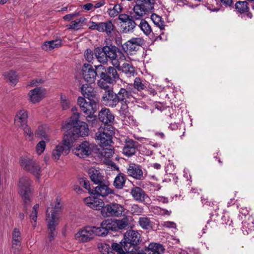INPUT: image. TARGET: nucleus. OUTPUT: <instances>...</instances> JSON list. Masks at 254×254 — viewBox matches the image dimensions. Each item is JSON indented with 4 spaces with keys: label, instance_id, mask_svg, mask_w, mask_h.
Segmentation results:
<instances>
[{
    "label": "nucleus",
    "instance_id": "obj_34",
    "mask_svg": "<svg viewBox=\"0 0 254 254\" xmlns=\"http://www.w3.org/2000/svg\"><path fill=\"white\" fill-rule=\"evenodd\" d=\"M114 26L111 21L99 22L98 31L105 32L107 35H110L114 29Z\"/></svg>",
    "mask_w": 254,
    "mask_h": 254
},
{
    "label": "nucleus",
    "instance_id": "obj_63",
    "mask_svg": "<svg viewBox=\"0 0 254 254\" xmlns=\"http://www.w3.org/2000/svg\"><path fill=\"white\" fill-rule=\"evenodd\" d=\"M78 15V12H74L71 14H66L64 16L63 18L66 21H70L73 18L76 17Z\"/></svg>",
    "mask_w": 254,
    "mask_h": 254
},
{
    "label": "nucleus",
    "instance_id": "obj_49",
    "mask_svg": "<svg viewBox=\"0 0 254 254\" xmlns=\"http://www.w3.org/2000/svg\"><path fill=\"white\" fill-rule=\"evenodd\" d=\"M133 87L134 89L140 91L145 89L146 87L145 82L139 77H136L134 80Z\"/></svg>",
    "mask_w": 254,
    "mask_h": 254
},
{
    "label": "nucleus",
    "instance_id": "obj_46",
    "mask_svg": "<svg viewBox=\"0 0 254 254\" xmlns=\"http://www.w3.org/2000/svg\"><path fill=\"white\" fill-rule=\"evenodd\" d=\"M151 18L154 24L160 28L161 30L164 28V22L160 16L156 14H152Z\"/></svg>",
    "mask_w": 254,
    "mask_h": 254
},
{
    "label": "nucleus",
    "instance_id": "obj_39",
    "mask_svg": "<svg viewBox=\"0 0 254 254\" xmlns=\"http://www.w3.org/2000/svg\"><path fill=\"white\" fill-rule=\"evenodd\" d=\"M39 208V204H36L32 208V210L29 215L30 223L33 228H35L37 224V214Z\"/></svg>",
    "mask_w": 254,
    "mask_h": 254
},
{
    "label": "nucleus",
    "instance_id": "obj_61",
    "mask_svg": "<svg viewBox=\"0 0 254 254\" xmlns=\"http://www.w3.org/2000/svg\"><path fill=\"white\" fill-rule=\"evenodd\" d=\"M136 46L134 44H131V46H127V42L124 44L123 46V48L124 50L128 51L129 52L131 51H134L136 50Z\"/></svg>",
    "mask_w": 254,
    "mask_h": 254
},
{
    "label": "nucleus",
    "instance_id": "obj_12",
    "mask_svg": "<svg viewBox=\"0 0 254 254\" xmlns=\"http://www.w3.org/2000/svg\"><path fill=\"white\" fill-rule=\"evenodd\" d=\"M74 239L79 243H85L94 239L93 232L90 226L83 227L78 229L74 234Z\"/></svg>",
    "mask_w": 254,
    "mask_h": 254
},
{
    "label": "nucleus",
    "instance_id": "obj_33",
    "mask_svg": "<svg viewBox=\"0 0 254 254\" xmlns=\"http://www.w3.org/2000/svg\"><path fill=\"white\" fill-rule=\"evenodd\" d=\"M103 47H97L94 50V54L97 61L102 64H106L108 63V60L107 58L106 53Z\"/></svg>",
    "mask_w": 254,
    "mask_h": 254
},
{
    "label": "nucleus",
    "instance_id": "obj_19",
    "mask_svg": "<svg viewBox=\"0 0 254 254\" xmlns=\"http://www.w3.org/2000/svg\"><path fill=\"white\" fill-rule=\"evenodd\" d=\"M138 146V143L131 139L126 138L123 148V153L127 157L134 155Z\"/></svg>",
    "mask_w": 254,
    "mask_h": 254
},
{
    "label": "nucleus",
    "instance_id": "obj_11",
    "mask_svg": "<svg viewBox=\"0 0 254 254\" xmlns=\"http://www.w3.org/2000/svg\"><path fill=\"white\" fill-rule=\"evenodd\" d=\"M119 102L123 105H127L128 103L134 102L136 99V93L133 89H130V87L121 88L117 93Z\"/></svg>",
    "mask_w": 254,
    "mask_h": 254
},
{
    "label": "nucleus",
    "instance_id": "obj_52",
    "mask_svg": "<svg viewBox=\"0 0 254 254\" xmlns=\"http://www.w3.org/2000/svg\"><path fill=\"white\" fill-rule=\"evenodd\" d=\"M123 6L119 4H115L112 8L109 9V14L111 17H115L118 15V14L122 11Z\"/></svg>",
    "mask_w": 254,
    "mask_h": 254
},
{
    "label": "nucleus",
    "instance_id": "obj_13",
    "mask_svg": "<svg viewBox=\"0 0 254 254\" xmlns=\"http://www.w3.org/2000/svg\"><path fill=\"white\" fill-rule=\"evenodd\" d=\"M94 147V144L85 141L74 146L72 149V152L79 158H85L91 153Z\"/></svg>",
    "mask_w": 254,
    "mask_h": 254
},
{
    "label": "nucleus",
    "instance_id": "obj_59",
    "mask_svg": "<svg viewBox=\"0 0 254 254\" xmlns=\"http://www.w3.org/2000/svg\"><path fill=\"white\" fill-rule=\"evenodd\" d=\"M84 57L89 63L92 62L94 59L93 52L90 49H87L85 52Z\"/></svg>",
    "mask_w": 254,
    "mask_h": 254
},
{
    "label": "nucleus",
    "instance_id": "obj_26",
    "mask_svg": "<svg viewBox=\"0 0 254 254\" xmlns=\"http://www.w3.org/2000/svg\"><path fill=\"white\" fill-rule=\"evenodd\" d=\"M131 194L134 199L140 202H145L149 199V197L145 191L139 187H134L131 190Z\"/></svg>",
    "mask_w": 254,
    "mask_h": 254
},
{
    "label": "nucleus",
    "instance_id": "obj_23",
    "mask_svg": "<svg viewBox=\"0 0 254 254\" xmlns=\"http://www.w3.org/2000/svg\"><path fill=\"white\" fill-rule=\"evenodd\" d=\"M85 203L90 208L95 210H100L104 208V202L103 200L95 197H87L84 199Z\"/></svg>",
    "mask_w": 254,
    "mask_h": 254
},
{
    "label": "nucleus",
    "instance_id": "obj_9",
    "mask_svg": "<svg viewBox=\"0 0 254 254\" xmlns=\"http://www.w3.org/2000/svg\"><path fill=\"white\" fill-rule=\"evenodd\" d=\"M140 241V235L134 230L127 231L124 235V248L126 252L131 249L134 250L135 245L139 244Z\"/></svg>",
    "mask_w": 254,
    "mask_h": 254
},
{
    "label": "nucleus",
    "instance_id": "obj_14",
    "mask_svg": "<svg viewBox=\"0 0 254 254\" xmlns=\"http://www.w3.org/2000/svg\"><path fill=\"white\" fill-rule=\"evenodd\" d=\"M134 14L132 16L126 14L122 13L119 15V19L122 22L121 28L122 32L125 33L132 32L135 27L136 23L133 20Z\"/></svg>",
    "mask_w": 254,
    "mask_h": 254
},
{
    "label": "nucleus",
    "instance_id": "obj_15",
    "mask_svg": "<svg viewBox=\"0 0 254 254\" xmlns=\"http://www.w3.org/2000/svg\"><path fill=\"white\" fill-rule=\"evenodd\" d=\"M81 92L84 97L87 98L89 101H86L87 104L91 105L93 102L99 104V98L94 89L88 84H83L81 87Z\"/></svg>",
    "mask_w": 254,
    "mask_h": 254
},
{
    "label": "nucleus",
    "instance_id": "obj_64",
    "mask_svg": "<svg viewBox=\"0 0 254 254\" xmlns=\"http://www.w3.org/2000/svg\"><path fill=\"white\" fill-rule=\"evenodd\" d=\"M157 210L158 211L159 214L161 215H170L171 213V211H169L167 209H162L159 207H158L157 208Z\"/></svg>",
    "mask_w": 254,
    "mask_h": 254
},
{
    "label": "nucleus",
    "instance_id": "obj_45",
    "mask_svg": "<svg viewBox=\"0 0 254 254\" xmlns=\"http://www.w3.org/2000/svg\"><path fill=\"white\" fill-rule=\"evenodd\" d=\"M138 224L143 229H149L151 228V222L150 219L147 217H140L139 218Z\"/></svg>",
    "mask_w": 254,
    "mask_h": 254
},
{
    "label": "nucleus",
    "instance_id": "obj_10",
    "mask_svg": "<svg viewBox=\"0 0 254 254\" xmlns=\"http://www.w3.org/2000/svg\"><path fill=\"white\" fill-rule=\"evenodd\" d=\"M125 210V209L122 205L116 202H111L104 206L102 213L104 216L118 217L124 215Z\"/></svg>",
    "mask_w": 254,
    "mask_h": 254
},
{
    "label": "nucleus",
    "instance_id": "obj_17",
    "mask_svg": "<svg viewBox=\"0 0 254 254\" xmlns=\"http://www.w3.org/2000/svg\"><path fill=\"white\" fill-rule=\"evenodd\" d=\"M97 186L93 188L91 192L94 195L102 197H106L109 195L113 194V190L108 185L102 182L97 184Z\"/></svg>",
    "mask_w": 254,
    "mask_h": 254
},
{
    "label": "nucleus",
    "instance_id": "obj_22",
    "mask_svg": "<svg viewBox=\"0 0 254 254\" xmlns=\"http://www.w3.org/2000/svg\"><path fill=\"white\" fill-rule=\"evenodd\" d=\"M99 120L103 123L111 126L114 121V116L108 108H102L98 114Z\"/></svg>",
    "mask_w": 254,
    "mask_h": 254
},
{
    "label": "nucleus",
    "instance_id": "obj_54",
    "mask_svg": "<svg viewBox=\"0 0 254 254\" xmlns=\"http://www.w3.org/2000/svg\"><path fill=\"white\" fill-rule=\"evenodd\" d=\"M130 211L133 215H139L143 212V208L138 204H133L130 207Z\"/></svg>",
    "mask_w": 254,
    "mask_h": 254
},
{
    "label": "nucleus",
    "instance_id": "obj_37",
    "mask_svg": "<svg viewBox=\"0 0 254 254\" xmlns=\"http://www.w3.org/2000/svg\"><path fill=\"white\" fill-rule=\"evenodd\" d=\"M12 248L14 249L16 246H20L21 242V233L18 228H14L12 233Z\"/></svg>",
    "mask_w": 254,
    "mask_h": 254
},
{
    "label": "nucleus",
    "instance_id": "obj_3",
    "mask_svg": "<svg viewBox=\"0 0 254 254\" xmlns=\"http://www.w3.org/2000/svg\"><path fill=\"white\" fill-rule=\"evenodd\" d=\"M77 103L81 111L87 115L86 119L88 124L93 127L95 126L98 121L94 113L99 109V104H97V102H94L91 105H88L86 103V100L82 97H78Z\"/></svg>",
    "mask_w": 254,
    "mask_h": 254
},
{
    "label": "nucleus",
    "instance_id": "obj_20",
    "mask_svg": "<svg viewBox=\"0 0 254 254\" xmlns=\"http://www.w3.org/2000/svg\"><path fill=\"white\" fill-rule=\"evenodd\" d=\"M82 75L85 81L93 83L95 80L97 73L91 64H84L82 68Z\"/></svg>",
    "mask_w": 254,
    "mask_h": 254
},
{
    "label": "nucleus",
    "instance_id": "obj_57",
    "mask_svg": "<svg viewBox=\"0 0 254 254\" xmlns=\"http://www.w3.org/2000/svg\"><path fill=\"white\" fill-rule=\"evenodd\" d=\"M144 44V40L139 37L132 38L129 40L127 41V46H131V44H134L136 46H140Z\"/></svg>",
    "mask_w": 254,
    "mask_h": 254
},
{
    "label": "nucleus",
    "instance_id": "obj_25",
    "mask_svg": "<svg viewBox=\"0 0 254 254\" xmlns=\"http://www.w3.org/2000/svg\"><path fill=\"white\" fill-rule=\"evenodd\" d=\"M28 113L24 109L19 110L14 118V124L18 127H22L27 125Z\"/></svg>",
    "mask_w": 254,
    "mask_h": 254
},
{
    "label": "nucleus",
    "instance_id": "obj_44",
    "mask_svg": "<svg viewBox=\"0 0 254 254\" xmlns=\"http://www.w3.org/2000/svg\"><path fill=\"white\" fill-rule=\"evenodd\" d=\"M4 75L12 85H15L18 81V77L15 71H9L5 72Z\"/></svg>",
    "mask_w": 254,
    "mask_h": 254
},
{
    "label": "nucleus",
    "instance_id": "obj_1",
    "mask_svg": "<svg viewBox=\"0 0 254 254\" xmlns=\"http://www.w3.org/2000/svg\"><path fill=\"white\" fill-rule=\"evenodd\" d=\"M61 213V207L59 203L56 204L54 207L47 208L46 222L50 241L53 240L57 235L56 227L59 224Z\"/></svg>",
    "mask_w": 254,
    "mask_h": 254
},
{
    "label": "nucleus",
    "instance_id": "obj_38",
    "mask_svg": "<svg viewBox=\"0 0 254 254\" xmlns=\"http://www.w3.org/2000/svg\"><path fill=\"white\" fill-rule=\"evenodd\" d=\"M34 161L32 158L28 156H22L20 158L19 162L21 167L25 171L29 170V167L31 166Z\"/></svg>",
    "mask_w": 254,
    "mask_h": 254
},
{
    "label": "nucleus",
    "instance_id": "obj_4",
    "mask_svg": "<svg viewBox=\"0 0 254 254\" xmlns=\"http://www.w3.org/2000/svg\"><path fill=\"white\" fill-rule=\"evenodd\" d=\"M155 0H137L133 11L135 19H139L153 11Z\"/></svg>",
    "mask_w": 254,
    "mask_h": 254
},
{
    "label": "nucleus",
    "instance_id": "obj_55",
    "mask_svg": "<svg viewBox=\"0 0 254 254\" xmlns=\"http://www.w3.org/2000/svg\"><path fill=\"white\" fill-rule=\"evenodd\" d=\"M22 128L24 135L26 137H27V138L31 140L33 139L34 133L33 131L30 126L27 125H25V126H23L21 127Z\"/></svg>",
    "mask_w": 254,
    "mask_h": 254
},
{
    "label": "nucleus",
    "instance_id": "obj_36",
    "mask_svg": "<svg viewBox=\"0 0 254 254\" xmlns=\"http://www.w3.org/2000/svg\"><path fill=\"white\" fill-rule=\"evenodd\" d=\"M103 49H104L107 59H109L110 61L120 50L116 46L112 45L104 46Z\"/></svg>",
    "mask_w": 254,
    "mask_h": 254
},
{
    "label": "nucleus",
    "instance_id": "obj_42",
    "mask_svg": "<svg viewBox=\"0 0 254 254\" xmlns=\"http://www.w3.org/2000/svg\"><path fill=\"white\" fill-rule=\"evenodd\" d=\"M98 249L102 254H115L109 244L100 243L98 244Z\"/></svg>",
    "mask_w": 254,
    "mask_h": 254
},
{
    "label": "nucleus",
    "instance_id": "obj_27",
    "mask_svg": "<svg viewBox=\"0 0 254 254\" xmlns=\"http://www.w3.org/2000/svg\"><path fill=\"white\" fill-rule=\"evenodd\" d=\"M128 59H130V58L126 56L120 49L111 59V63L112 65L117 69L124 62H127Z\"/></svg>",
    "mask_w": 254,
    "mask_h": 254
},
{
    "label": "nucleus",
    "instance_id": "obj_2",
    "mask_svg": "<svg viewBox=\"0 0 254 254\" xmlns=\"http://www.w3.org/2000/svg\"><path fill=\"white\" fill-rule=\"evenodd\" d=\"M79 114L73 113L71 117L69 122L63 126V129L68 130L71 127L73 129V135H77L80 136H84L88 135L89 128L87 124L79 120Z\"/></svg>",
    "mask_w": 254,
    "mask_h": 254
},
{
    "label": "nucleus",
    "instance_id": "obj_47",
    "mask_svg": "<svg viewBox=\"0 0 254 254\" xmlns=\"http://www.w3.org/2000/svg\"><path fill=\"white\" fill-rule=\"evenodd\" d=\"M235 8L237 10L241 13L246 12L249 9L248 2L246 1H238L235 4Z\"/></svg>",
    "mask_w": 254,
    "mask_h": 254
},
{
    "label": "nucleus",
    "instance_id": "obj_58",
    "mask_svg": "<svg viewBox=\"0 0 254 254\" xmlns=\"http://www.w3.org/2000/svg\"><path fill=\"white\" fill-rule=\"evenodd\" d=\"M62 107L64 110H66L70 107V101L65 95L62 94L61 95Z\"/></svg>",
    "mask_w": 254,
    "mask_h": 254
},
{
    "label": "nucleus",
    "instance_id": "obj_48",
    "mask_svg": "<svg viewBox=\"0 0 254 254\" xmlns=\"http://www.w3.org/2000/svg\"><path fill=\"white\" fill-rule=\"evenodd\" d=\"M49 141L46 140H41L36 144L35 151L38 155L42 154L44 152L46 147V143Z\"/></svg>",
    "mask_w": 254,
    "mask_h": 254
},
{
    "label": "nucleus",
    "instance_id": "obj_41",
    "mask_svg": "<svg viewBox=\"0 0 254 254\" xmlns=\"http://www.w3.org/2000/svg\"><path fill=\"white\" fill-rule=\"evenodd\" d=\"M27 172H30L37 178L39 179L41 174V167L38 163L34 160L31 166H30L29 170H28Z\"/></svg>",
    "mask_w": 254,
    "mask_h": 254
},
{
    "label": "nucleus",
    "instance_id": "obj_30",
    "mask_svg": "<svg viewBox=\"0 0 254 254\" xmlns=\"http://www.w3.org/2000/svg\"><path fill=\"white\" fill-rule=\"evenodd\" d=\"M129 60L130 59H128L127 62H124L117 69L122 71L127 76L131 77L134 76L135 71L134 67L129 62Z\"/></svg>",
    "mask_w": 254,
    "mask_h": 254
},
{
    "label": "nucleus",
    "instance_id": "obj_40",
    "mask_svg": "<svg viewBox=\"0 0 254 254\" xmlns=\"http://www.w3.org/2000/svg\"><path fill=\"white\" fill-rule=\"evenodd\" d=\"M126 182V176L120 173L115 178L114 181V186L116 188L121 189L123 188Z\"/></svg>",
    "mask_w": 254,
    "mask_h": 254
},
{
    "label": "nucleus",
    "instance_id": "obj_60",
    "mask_svg": "<svg viewBox=\"0 0 254 254\" xmlns=\"http://www.w3.org/2000/svg\"><path fill=\"white\" fill-rule=\"evenodd\" d=\"M88 28L92 30H96L98 31L99 29V22L96 23L93 21H89L87 24Z\"/></svg>",
    "mask_w": 254,
    "mask_h": 254
},
{
    "label": "nucleus",
    "instance_id": "obj_50",
    "mask_svg": "<svg viewBox=\"0 0 254 254\" xmlns=\"http://www.w3.org/2000/svg\"><path fill=\"white\" fill-rule=\"evenodd\" d=\"M86 20L84 17H80L75 20L71 21L69 24V29L78 30L81 26L82 23Z\"/></svg>",
    "mask_w": 254,
    "mask_h": 254
},
{
    "label": "nucleus",
    "instance_id": "obj_5",
    "mask_svg": "<svg viewBox=\"0 0 254 254\" xmlns=\"http://www.w3.org/2000/svg\"><path fill=\"white\" fill-rule=\"evenodd\" d=\"M114 134L113 127H101L95 134V139L101 147H104L110 145L112 142V137Z\"/></svg>",
    "mask_w": 254,
    "mask_h": 254
},
{
    "label": "nucleus",
    "instance_id": "obj_62",
    "mask_svg": "<svg viewBox=\"0 0 254 254\" xmlns=\"http://www.w3.org/2000/svg\"><path fill=\"white\" fill-rule=\"evenodd\" d=\"M162 226L163 227L169 228H176V224L171 221H166L164 222L162 224Z\"/></svg>",
    "mask_w": 254,
    "mask_h": 254
},
{
    "label": "nucleus",
    "instance_id": "obj_31",
    "mask_svg": "<svg viewBox=\"0 0 254 254\" xmlns=\"http://www.w3.org/2000/svg\"><path fill=\"white\" fill-rule=\"evenodd\" d=\"M62 44V41L61 39L46 41L42 45V49L45 51H52L60 47Z\"/></svg>",
    "mask_w": 254,
    "mask_h": 254
},
{
    "label": "nucleus",
    "instance_id": "obj_51",
    "mask_svg": "<svg viewBox=\"0 0 254 254\" xmlns=\"http://www.w3.org/2000/svg\"><path fill=\"white\" fill-rule=\"evenodd\" d=\"M143 32L146 35H149L152 31L150 26L144 20H141L139 25Z\"/></svg>",
    "mask_w": 254,
    "mask_h": 254
},
{
    "label": "nucleus",
    "instance_id": "obj_18",
    "mask_svg": "<svg viewBox=\"0 0 254 254\" xmlns=\"http://www.w3.org/2000/svg\"><path fill=\"white\" fill-rule=\"evenodd\" d=\"M127 173L129 176L139 180H143L146 176L141 166L136 164H130L127 169Z\"/></svg>",
    "mask_w": 254,
    "mask_h": 254
},
{
    "label": "nucleus",
    "instance_id": "obj_24",
    "mask_svg": "<svg viewBox=\"0 0 254 254\" xmlns=\"http://www.w3.org/2000/svg\"><path fill=\"white\" fill-rule=\"evenodd\" d=\"M45 92L43 89L37 87L31 90L28 94V100L32 103L39 102L44 97Z\"/></svg>",
    "mask_w": 254,
    "mask_h": 254
},
{
    "label": "nucleus",
    "instance_id": "obj_53",
    "mask_svg": "<svg viewBox=\"0 0 254 254\" xmlns=\"http://www.w3.org/2000/svg\"><path fill=\"white\" fill-rule=\"evenodd\" d=\"M124 245V242H121L120 244L115 243H113L111 247L112 252H116L117 254H124V252H125V249L123 246Z\"/></svg>",
    "mask_w": 254,
    "mask_h": 254
},
{
    "label": "nucleus",
    "instance_id": "obj_56",
    "mask_svg": "<svg viewBox=\"0 0 254 254\" xmlns=\"http://www.w3.org/2000/svg\"><path fill=\"white\" fill-rule=\"evenodd\" d=\"M100 79L98 80L97 84L102 89L105 90V92L107 90H109L110 89L113 88L111 86L109 85L111 84L109 82H107L106 80L103 79L102 77H100Z\"/></svg>",
    "mask_w": 254,
    "mask_h": 254
},
{
    "label": "nucleus",
    "instance_id": "obj_8",
    "mask_svg": "<svg viewBox=\"0 0 254 254\" xmlns=\"http://www.w3.org/2000/svg\"><path fill=\"white\" fill-rule=\"evenodd\" d=\"M96 70H101L102 71L99 74L100 77L110 83H115L120 79L119 75L117 68L113 66H109L107 68L101 64L95 66Z\"/></svg>",
    "mask_w": 254,
    "mask_h": 254
},
{
    "label": "nucleus",
    "instance_id": "obj_35",
    "mask_svg": "<svg viewBox=\"0 0 254 254\" xmlns=\"http://www.w3.org/2000/svg\"><path fill=\"white\" fill-rule=\"evenodd\" d=\"M90 178L94 184H97L102 182L103 176L100 172L94 169H90L89 170Z\"/></svg>",
    "mask_w": 254,
    "mask_h": 254
},
{
    "label": "nucleus",
    "instance_id": "obj_16",
    "mask_svg": "<svg viewBox=\"0 0 254 254\" xmlns=\"http://www.w3.org/2000/svg\"><path fill=\"white\" fill-rule=\"evenodd\" d=\"M102 100L106 106L115 107L119 103L117 93H114L113 89H110L104 93Z\"/></svg>",
    "mask_w": 254,
    "mask_h": 254
},
{
    "label": "nucleus",
    "instance_id": "obj_6",
    "mask_svg": "<svg viewBox=\"0 0 254 254\" xmlns=\"http://www.w3.org/2000/svg\"><path fill=\"white\" fill-rule=\"evenodd\" d=\"M71 136L66 135L64 140L56 145L52 152V158L54 160H58L62 155H66L68 153L72 144Z\"/></svg>",
    "mask_w": 254,
    "mask_h": 254
},
{
    "label": "nucleus",
    "instance_id": "obj_43",
    "mask_svg": "<svg viewBox=\"0 0 254 254\" xmlns=\"http://www.w3.org/2000/svg\"><path fill=\"white\" fill-rule=\"evenodd\" d=\"M102 148L100 151V153L102 157L108 158L112 156L114 153V149L110 145Z\"/></svg>",
    "mask_w": 254,
    "mask_h": 254
},
{
    "label": "nucleus",
    "instance_id": "obj_7",
    "mask_svg": "<svg viewBox=\"0 0 254 254\" xmlns=\"http://www.w3.org/2000/svg\"><path fill=\"white\" fill-rule=\"evenodd\" d=\"M31 182L28 177H23L20 179L18 183L19 193L24 201L25 207H28L30 203Z\"/></svg>",
    "mask_w": 254,
    "mask_h": 254
},
{
    "label": "nucleus",
    "instance_id": "obj_32",
    "mask_svg": "<svg viewBox=\"0 0 254 254\" xmlns=\"http://www.w3.org/2000/svg\"><path fill=\"white\" fill-rule=\"evenodd\" d=\"M164 251L163 246L158 243H151L146 251L147 254H162Z\"/></svg>",
    "mask_w": 254,
    "mask_h": 254
},
{
    "label": "nucleus",
    "instance_id": "obj_28",
    "mask_svg": "<svg viewBox=\"0 0 254 254\" xmlns=\"http://www.w3.org/2000/svg\"><path fill=\"white\" fill-rule=\"evenodd\" d=\"M106 223H109L110 226H111L112 230L116 231L117 229H123L127 226L128 220L127 217L120 220H106Z\"/></svg>",
    "mask_w": 254,
    "mask_h": 254
},
{
    "label": "nucleus",
    "instance_id": "obj_21",
    "mask_svg": "<svg viewBox=\"0 0 254 254\" xmlns=\"http://www.w3.org/2000/svg\"><path fill=\"white\" fill-rule=\"evenodd\" d=\"M105 222H106V220L101 223L100 227L90 226L94 238L95 236H105L108 233L109 230L112 229L111 226H110L109 223Z\"/></svg>",
    "mask_w": 254,
    "mask_h": 254
},
{
    "label": "nucleus",
    "instance_id": "obj_29",
    "mask_svg": "<svg viewBox=\"0 0 254 254\" xmlns=\"http://www.w3.org/2000/svg\"><path fill=\"white\" fill-rule=\"evenodd\" d=\"M36 137L41 138L46 141L50 140V136L49 132V128L45 125H40L35 131Z\"/></svg>",
    "mask_w": 254,
    "mask_h": 254
}]
</instances>
